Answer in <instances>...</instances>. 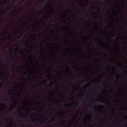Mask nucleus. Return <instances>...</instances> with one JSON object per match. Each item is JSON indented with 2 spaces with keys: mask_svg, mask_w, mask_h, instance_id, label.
Returning <instances> with one entry per match:
<instances>
[{
  "mask_svg": "<svg viewBox=\"0 0 127 127\" xmlns=\"http://www.w3.org/2000/svg\"><path fill=\"white\" fill-rule=\"evenodd\" d=\"M50 7H51V8L52 6H51V5H50Z\"/></svg>",
  "mask_w": 127,
  "mask_h": 127,
  "instance_id": "4c0bfd02",
  "label": "nucleus"
},
{
  "mask_svg": "<svg viewBox=\"0 0 127 127\" xmlns=\"http://www.w3.org/2000/svg\"><path fill=\"white\" fill-rule=\"evenodd\" d=\"M77 42H80V41H77Z\"/></svg>",
  "mask_w": 127,
  "mask_h": 127,
  "instance_id": "72a5a7b5",
  "label": "nucleus"
},
{
  "mask_svg": "<svg viewBox=\"0 0 127 127\" xmlns=\"http://www.w3.org/2000/svg\"><path fill=\"white\" fill-rule=\"evenodd\" d=\"M12 13V14H14V12H11V13H10V14H11Z\"/></svg>",
  "mask_w": 127,
  "mask_h": 127,
  "instance_id": "dca6fc26",
  "label": "nucleus"
},
{
  "mask_svg": "<svg viewBox=\"0 0 127 127\" xmlns=\"http://www.w3.org/2000/svg\"><path fill=\"white\" fill-rule=\"evenodd\" d=\"M34 116H35V115H34Z\"/></svg>",
  "mask_w": 127,
  "mask_h": 127,
  "instance_id": "338daca9",
  "label": "nucleus"
},
{
  "mask_svg": "<svg viewBox=\"0 0 127 127\" xmlns=\"http://www.w3.org/2000/svg\"><path fill=\"white\" fill-rule=\"evenodd\" d=\"M125 30H126V29H125Z\"/></svg>",
  "mask_w": 127,
  "mask_h": 127,
  "instance_id": "052dcab7",
  "label": "nucleus"
},
{
  "mask_svg": "<svg viewBox=\"0 0 127 127\" xmlns=\"http://www.w3.org/2000/svg\"><path fill=\"white\" fill-rule=\"evenodd\" d=\"M94 14H92L91 16L92 18L94 20H95L97 19V18L95 17V12L94 11H93Z\"/></svg>",
  "mask_w": 127,
  "mask_h": 127,
  "instance_id": "f03ea898",
  "label": "nucleus"
},
{
  "mask_svg": "<svg viewBox=\"0 0 127 127\" xmlns=\"http://www.w3.org/2000/svg\"><path fill=\"white\" fill-rule=\"evenodd\" d=\"M72 68L75 71H77V69H76V68H75L72 67Z\"/></svg>",
  "mask_w": 127,
  "mask_h": 127,
  "instance_id": "9d476101",
  "label": "nucleus"
},
{
  "mask_svg": "<svg viewBox=\"0 0 127 127\" xmlns=\"http://www.w3.org/2000/svg\"><path fill=\"white\" fill-rule=\"evenodd\" d=\"M72 38L73 39V37H72Z\"/></svg>",
  "mask_w": 127,
  "mask_h": 127,
  "instance_id": "3c124183",
  "label": "nucleus"
},
{
  "mask_svg": "<svg viewBox=\"0 0 127 127\" xmlns=\"http://www.w3.org/2000/svg\"><path fill=\"white\" fill-rule=\"evenodd\" d=\"M112 37L113 39H115L116 38V35H114L113 36H112Z\"/></svg>",
  "mask_w": 127,
  "mask_h": 127,
  "instance_id": "9b49d317",
  "label": "nucleus"
},
{
  "mask_svg": "<svg viewBox=\"0 0 127 127\" xmlns=\"http://www.w3.org/2000/svg\"><path fill=\"white\" fill-rule=\"evenodd\" d=\"M33 35H34L35 36V35L34 34H33Z\"/></svg>",
  "mask_w": 127,
  "mask_h": 127,
  "instance_id": "ea45409f",
  "label": "nucleus"
},
{
  "mask_svg": "<svg viewBox=\"0 0 127 127\" xmlns=\"http://www.w3.org/2000/svg\"><path fill=\"white\" fill-rule=\"evenodd\" d=\"M0 70L1 71L2 70L1 69H0ZM4 74V73L3 72H2V73L1 72H0V77L1 78H2V77H3V76H2L3 74Z\"/></svg>",
  "mask_w": 127,
  "mask_h": 127,
  "instance_id": "39448f33",
  "label": "nucleus"
},
{
  "mask_svg": "<svg viewBox=\"0 0 127 127\" xmlns=\"http://www.w3.org/2000/svg\"><path fill=\"white\" fill-rule=\"evenodd\" d=\"M64 122V121H62L61 122V123H63Z\"/></svg>",
  "mask_w": 127,
  "mask_h": 127,
  "instance_id": "b1692460",
  "label": "nucleus"
},
{
  "mask_svg": "<svg viewBox=\"0 0 127 127\" xmlns=\"http://www.w3.org/2000/svg\"><path fill=\"white\" fill-rule=\"evenodd\" d=\"M94 45H93V47L94 46L95 47H96L97 45V44L95 41H94Z\"/></svg>",
  "mask_w": 127,
  "mask_h": 127,
  "instance_id": "423d86ee",
  "label": "nucleus"
},
{
  "mask_svg": "<svg viewBox=\"0 0 127 127\" xmlns=\"http://www.w3.org/2000/svg\"><path fill=\"white\" fill-rule=\"evenodd\" d=\"M67 10L68 11L70 12V11L69 10Z\"/></svg>",
  "mask_w": 127,
  "mask_h": 127,
  "instance_id": "de8ad7c7",
  "label": "nucleus"
},
{
  "mask_svg": "<svg viewBox=\"0 0 127 127\" xmlns=\"http://www.w3.org/2000/svg\"><path fill=\"white\" fill-rule=\"evenodd\" d=\"M69 64L70 65H72V64H71V63H69Z\"/></svg>",
  "mask_w": 127,
  "mask_h": 127,
  "instance_id": "bb28decb",
  "label": "nucleus"
},
{
  "mask_svg": "<svg viewBox=\"0 0 127 127\" xmlns=\"http://www.w3.org/2000/svg\"><path fill=\"white\" fill-rule=\"evenodd\" d=\"M52 67L53 68H54V67L53 66H52Z\"/></svg>",
  "mask_w": 127,
  "mask_h": 127,
  "instance_id": "58836bf2",
  "label": "nucleus"
},
{
  "mask_svg": "<svg viewBox=\"0 0 127 127\" xmlns=\"http://www.w3.org/2000/svg\"><path fill=\"white\" fill-rule=\"evenodd\" d=\"M93 9H95V6H93Z\"/></svg>",
  "mask_w": 127,
  "mask_h": 127,
  "instance_id": "412c9836",
  "label": "nucleus"
},
{
  "mask_svg": "<svg viewBox=\"0 0 127 127\" xmlns=\"http://www.w3.org/2000/svg\"><path fill=\"white\" fill-rule=\"evenodd\" d=\"M46 77L47 78H48V76L47 75H46Z\"/></svg>",
  "mask_w": 127,
  "mask_h": 127,
  "instance_id": "5701e85b",
  "label": "nucleus"
},
{
  "mask_svg": "<svg viewBox=\"0 0 127 127\" xmlns=\"http://www.w3.org/2000/svg\"><path fill=\"white\" fill-rule=\"evenodd\" d=\"M81 85H82V86H83V84H81Z\"/></svg>",
  "mask_w": 127,
  "mask_h": 127,
  "instance_id": "c9c22d12",
  "label": "nucleus"
},
{
  "mask_svg": "<svg viewBox=\"0 0 127 127\" xmlns=\"http://www.w3.org/2000/svg\"><path fill=\"white\" fill-rule=\"evenodd\" d=\"M86 127H87V44H86Z\"/></svg>",
  "mask_w": 127,
  "mask_h": 127,
  "instance_id": "f257e3e1",
  "label": "nucleus"
},
{
  "mask_svg": "<svg viewBox=\"0 0 127 127\" xmlns=\"http://www.w3.org/2000/svg\"><path fill=\"white\" fill-rule=\"evenodd\" d=\"M93 23L94 24V25H95L94 27L95 28H97L98 29V28H97V23H95L94 22H93Z\"/></svg>",
  "mask_w": 127,
  "mask_h": 127,
  "instance_id": "0eeeda50",
  "label": "nucleus"
},
{
  "mask_svg": "<svg viewBox=\"0 0 127 127\" xmlns=\"http://www.w3.org/2000/svg\"><path fill=\"white\" fill-rule=\"evenodd\" d=\"M100 86L101 87H103V85L102 84H101L100 85Z\"/></svg>",
  "mask_w": 127,
  "mask_h": 127,
  "instance_id": "f3484780",
  "label": "nucleus"
},
{
  "mask_svg": "<svg viewBox=\"0 0 127 127\" xmlns=\"http://www.w3.org/2000/svg\"><path fill=\"white\" fill-rule=\"evenodd\" d=\"M27 110V111H29V110Z\"/></svg>",
  "mask_w": 127,
  "mask_h": 127,
  "instance_id": "13d9d810",
  "label": "nucleus"
},
{
  "mask_svg": "<svg viewBox=\"0 0 127 127\" xmlns=\"http://www.w3.org/2000/svg\"><path fill=\"white\" fill-rule=\"evenodd\" d=\"M45 120H47V119L46 118H45Z\"/></svg>",
  "mask_w": 127,
  "mask_h": 127,
  "instance_id": "393cba45",
  "label": "nucleus"
},
{
  "mask_svg": "<svg viewBox=\"0 0 127 127\" xmlns=\"http://www.w3.org/2000/svg\"><path fill=\"white\" fill-rule=\"evenodd\" d=\"M94 118H95V116H94Z\"/></svg>",
  "mask_w": 127,
  "mask_h": 127,
  "instance_id": "bf43d9fd",
  "label": "nucleus"
},
{
  "mask_svg": "<svg viewBox=\"0 0 127 127\" xmlns=\"http://www.w3.org/2000/svg\"><path fill=\"white\" fill-rule=\"evenodd\" d=\"M93 56L94 57L95 56H94V55H93Z\"/></svg>",
  "mask_w": 127,
  "mask_h": 127,
  "instance_id": "5fc2aeb1",
  "label": "nucleus"
},
{
  "mask_svg": "<svg viewBox=\"0 0 127 127\" xmlns=\"http://www.w3.org/2000/svg\"><path fill=\"white\" fill-rule=\"evenodd\" d=\"M80 85H79V86H80Z\"/></svg>",
  "mask_w": 127,
  "mask_h": 127,
  "instance_id": "864d4df0",
  "label": "nucleus"
},
{
  "mask_svg": "<svg viewBox=\"0 0 127 127\" xmlns=\"http://www.w3.org/2000/svg\"><path fill=\"white\" fill-rule=\"evenodd\" d=\"M52 120H51L49 121L48 122V123H51L52 122Z\"/></svg>",
  "mask_w": 127,
  "mask_h": 127,
  "instance_id": "2eb2a0df",
  "label": "nucleus"
},
{
  "mask_svg": "<svg viewBox=\"0 0 127 127\" xmlns=\"http://www.w3.org/2000/svg\"><path fill=\"white\" fill-rule=\"evenodd\" d=\"M36 24H37V25H38V23H36Z\"/></svg>",
  "mask_w": 127,
  "mask_h": 127,
  "instance_id": "a19ab883",
  "label": "nucleus"
},
{
  "mask_svg": "<svg viewBox=\"0 0 127 127\" xmlns=\"http://www.w3.org/2000/svg\"><path fill=\"white\" fill-rule=\"evenodd\" d=\"M38 68H39H39H40V67H39V66H38Z\"/></svg>",
  "mask_w": 127,
  "mask_h": 127,
  "instance_id": "2f4dec72",
  "label": "nucleus"
},
{
  "mask_svg": "<svg viewBox=\"0 0 127 127\" xmlns=\"http://www.w3.org/2000/svg\"><path fill=\"white\" fill-rule=\"evenodd\" d=\"M32 75L33 76V77L34 76V75Z\"/></svg>",
  "mask_w": 127,
  "mask_h": 127,
  "instance_id": "8fccbe9b",
  "label": "nucleus"
},
{
  "mask_svg": "<svg viewBox=\"0 0 127 127\" xmlns=\"http://www.w3.org/2000/svg\"><path fill=\"white\" fill-rule=\"evenodd\" d=\"M96 120V119H95L94 120H93L92 121V122L93 123H95V121Z\"/></svg>",
  "mask_w": 127,
  "mask_h": 127,
  "instance_id": "f8f14e48",
  "label": "nucleus"
},
{
  "mask_svg": "<svg viewBox=\"0 0 127 127\" xmlns=\"http://www.w3.org/2000/svg\"><path fill=\"white\" fill-rule=\"evenodd\" d=\"M101 88H98L96 90V91L97 92H100V90H101Z\"/></svg>",
  "mask_w": 127,
  "mask_h": 127,
  "instance_id": "6e6552de",
  "label": "nucleus"
},
{
  "mask_svg": "<svg viewBox=\"0 0 127 127\" xmlns=\"http://www.w3.org/2000/svg\"><path fill=\"white\" fill-rule=\"evenodd\" d=\"M95 94H94V95H93V96H95Z\"/></svg>",
  "mask_w": 127,
  "mask_h": 127,
  "instance_id": "09e8293b",
  "label": "nucleus"
},
{
  "mask_svg": "<svg viewBox=\"0 0 127 127\" xmlns=\"http://www.w3.org/2000/svg\"><path fill=\"white\" fill-rule=\"evenodd\" d=\"M96 5L97 6H98V4H96Z\"/></svg>",
  "mask_w": 127,
  "mask_h": 127,
  "instance_id": "e433bc0d",
  "label": "nucleus"
},
{
  "mask_svg": "<svg viewBox=\"0 0 127 127\" xmlns=\"http://www.w3.org/2000/svg\"><path fill=\"white\" fill-rule=\"evenodd\" d=\"M78 80H79L81 79V77L80 76H78Z\"/></svg>",
  "mask_w": 127,
  "mask_h": 127,
  "instance_id": "4468645a",
  "label": "nucleus"
},
{
  "mask_svg": "<svg viewBox=\"0 0 127 127\" xmlns=\"http://www.w3.org/2000/svg\"><path fill=\"white\" fill-rule=\"evenodd\" d=\"M119 70H120V71H123V70H122V69H119Z\"/></svg>",
  "mask_w": 127,
  "mask_h": 127,
  "instance_id": "4be33fe9",
  "label": "nucleus"
},
{
  "mask_svg": "<svg viewBox=\"0 0 127 127\" xmlns=\"http://www.w3.org/2000/svg\"><path fill=\"white\" fill-rule=\"evenodd\" d=\"M91 110H92V112L94 113H96V111H95V110H94L93 108H91Z\"/></svg>",
  "mask_w": 127,
  "mask_h": 127,
  "instance_id": "1a4fd4ad",
  "label": "nucleus"
},
{
  "mask_svg": "<svg viewBox=\"0 0 127 127\" xmlns=\"http://www.w3.org/2000/svg\"><path fill=\"white\" fill-rule=\"evenodd\" d=\"M2 85V83H1L0 84V88L1 87Z\"/></svg>",
  "mask_w": 127,
  "mask_h": 127,
  "instance_id": "a211bd4d",
  "label": "nucleus"
},
{
  "mask_svg": "<svg viewBox=\"0 0 127 127\" xmlns=\"http://www.w3.org/2000/svg\"><path fill=\"white\" fill-rule=\"evenodd\" d=\"M45 43L46 44H47V42H46V41H45Z\"/></svg>",
  "mask_w": 127,
  "mask_h": 127,
  "instance_id": "a878e982",
  "label": "nucleus"
},
{
  "mask_svg": "<svg viewBox=\"0 0 127 127\" xmlns=\"http://www.w3.org/2000/svg\"><path fill=\"white\" fill-rule=\"evenodd\" d=\"M8 9H6V10H8Z\"/></svg>",
  "mask_w": 127,
  "mask_h": 127,
  "instance_id": "6e6d98bb",
  "label": "nucleus"
},
{
  "mask_svg": "<svg viewBox=\"0 0 127 127\" xmlns=\"http://www.w3.org/2000/svg\"><path fill=\"white\" fill-rule=\"evenodd\" d=\"M66 105V104H64V105Z\"/></svg>",
  "mask_w": 127,
  "mask_h": 127,
  "instance_id": "49530a36",
  "label": "nucleus"
},
{
  "mask_svg": "<svg viewBox=\"0 0 127 127\" xmlns=\"http://www.w3.org/2000/svg\"><path fill=\"white\" fill-rule=\"evenodd\" d=\"M83 115V114H80L79 115V116L80 118H81Z\"/></svg>",
  "mask_w": 127,
  "mask_h": 127,
  "instance_id": "ddd939ff",
  "label": "nucleus"
},
{
  "mask_svg": "<svg viewBox=\"0 0 127 127\" xmlns=\"http://www.w3.org/2000/svg\"><path fill=\"white\" fill-rule=\"evenodd\" d=\"M43 122H42V123L40 122V123L41 124H43Z\"/></svg>",
  "mask_w": 127,
  "mask_h": 127,
  "instance_id": "cd10ccee",
  "label": "nucleus"
},
{
  "mask_svg": "<svg viewBox=\"0 0 127 127\" xmlns=\"http://www.w3.org/2000/svg\"><path fill=\"white\" fill-rule=\"evenodd\" d=\"M125 119L127 121V118H125Z\"/></svg>",
  "mask_w": 127,
  "mask_h": 127,
  "instance_id": "c756f323",
  "label": "nucleus"
},
{
  "mask_svg": "<svg viewBox=\"0 0 127 127\" xmlns=\"http://www.w3.org/2000/svg\"><path fill=\"white\" fill-rule=\"evenodd\" d=\"M26 73H24V74H26Z\"/></svg>",
  "mask_w": 127,
  "mask_h": 127,
  "instance_id": "774afa93",
  "label": "nucleus"
},
{
  "mask_svg": "<svg viewBox=\"0 0 127 127\" xmlns=\"http://www.w3.org/2000/svg\"><path fill=\"white\" fill-rule=\"evenodd\" d=\"M29 76H30V74H29Z\"/></svg>",
  "mask_w": 127,
  "mask_h": 127,
  "instance_id": "4d7b16f0",
  "label": "nucleus"
},
{
  "mask_svg": "<svg viewBox=\"0 0 127 127\" xmlns=\"http://www.w3.org/2000/svg\"><path fill=\"white\" fill-rule=\"evenodd\" d=\"M105 14H107V13H105Z\"/></svg>",
  "mask_w": 127,
  "mask_h": 127,
  "instance_id": "680f3d73",
  "label": "nucleus"
},
{
  "mask_svg": "<svg viewBox=\"0 0 127 127\" xmlns=\"http://www.w3.org/2000/svg\"><path fill=\"white\" fill-rule=\"evenodd\" d=\"M97 101V103H96L97 104H104V102H103V101Z\"/></svg>",
  "mask_w": 127,
  "mask_h": 127,
  "instance_id": "20e7f679",
  "label": "nucleus"
},
{
  "mask_svg": "<svg viewBox=\"0 0 127 127\" xmlns=\"http://www.w3.org/2000/svg\"><path fill=\"white\" fill-rule=\"evenodd\" d=\"M93 86L95 87V89H96V86H95V85H93Z\"/></svg>",
  "mask_w": 127,
  "mask_h": 127,
  "instance_id": "6ab92c4d",
  "label": "nucleus"
},
{
  "mask_svg": "<svg viewBox=\"0 0 127 127\" xmlns=\"http://www.w3.org/2000/svg\"><path fill=\"white\" fill-rule=\"evenodd\" d=\"M25 111V110H24V111Z\"/></svg>",
  "mask_w": 127,
  "mask_h": 127,
  "instance_id": "69168bd1",
  "label": "nucleus"
},
{
  "mask_svg": "<svg viewBox=\"0 0 127 127\" xmlns=\"http://www.w3.org/2000/svg\"><path fill=\"white\" fill-rule=\"evenodd\" d=\"M14 124L16 126H17L16 124Z\"/></svg>",
  "mask_w": 127,
  "mask_h": 127,
  "instance_id": "7c9ffc66",
  "label": "nucleus"
},
{
  "mask_svg": "<svg viewBox=\"0 0 127 127\" xmlns=\"http://www.w3.org/2000/svg\"><path fill=\"white\" fill-rule=\"evenodd\" d=\"M14 45L15 46H17V45L16 44H14Z\"/></svg>",
  "mask_w": 127,
  "mask_h": 127,
  "instance_id": "c85d7f7f",
  "label": "nucleus"
},
{
  "mask_svg": "<svg viewBox=\"0 0 127 127\" xmlns=\"http://www.w3.org/2000/svg\"><path fill=\"white\" fill-rule=\"evenodd\" d=\"M31 118H32V115H31Z\"/></svg>",
  "mask_w": 127,
  "mask_h": 127,
  "instance_id": "473e14b6",
  "label": "nucleus"
},
{
  "mask_svg": "<svg viewBox=\"0 0 127 127\" xmlns=\"http://www.w3.org/2000/svg\"><path fill=\"white\" fill-rule=\"evenodd\" d=\"M107 103V104H108L107 103Z\"/></svg>",
  "mask_w": 127,
  "mask_h": 127,
  "instance_id": "e2e57ef3",
  "label": "nucleus"
},
{
  "mask_svg": "<svg viewBox=\"0 0 127 127\" xmlns=\"http://www.w3.org/2000/svg\"><path fill=\"white\" fill-rule=\"evenodd\" d=\"M94 108H95V106H94Z\"/></svg>",
  "mask_w": 127,
  "mask_h": 127,
  "instance_id": "37998d69",
  "label": "nucleus"
},
{
  "mask_svg": "<svg viewBox=\"0 0 127 127\" xmlns=\"http://www.w3.org/2000/svg\"><path fill=\"white\" fill-rule=\"evenodd\" d=\"M20 115H22V114H21V113H20Z\"/></svg>",
  "mask_w": 127,
  "mask_h": 127,
  "instance_id": "c03bdc74",
  "label": "nucleus"
},
{
  "mask_svg": "<svg viewBox=\"0 0 127 127\" xmlns=\"http://www.w3.org/2000/svg\"><path fill=\"white\" fill-rule=\"evenodd\" d=\"M15 12H17V11H15Z\"/></svg>",
  "mask_w": 127,
  "mask_h": 127,
  "instance_id": "79ce46f5",
  "label": "nucleus"
},
{
  "mask_svg": "<svg viewBox=\"0 0 127 127\" xmlns=\"http://www.w3.org/2000/svg\"><path fill=\"white\" fill-rule=\"evenodd\" d=\"M19 85H21L20 84H19Z\"/></svg>",
  "mask_w": 127,
  "mask_h": 127,
  "instance_id": "603ef678",
  "label": "nucleus"
},
{
  "mask_svg": "<svg viewBox=\"0 0 127 127\" xmlns=\"http://www.w3.org/2000/svg\"><path fill=\"white\" fill-rule=\"evenodd\" d=\"M83 103V99L81 98L79 100V102L78 103V105L79 106H81V105H82Z\"/></svg>",
  "mask_w": 127,
  "mask_h": 127,
  "instance_id": "7ed1b4c3",
  "label": "nucleus"
},
{
  "mask_svg": "<svg viewBox=\"0 0 127 127\" xmlns=\"http://www.w3.org/2000/svg\"><path fill=\"white\" fill-rule=\"evenodd\" d=\"M108 61L109 62H110V64H114V65L115 64H114L112 63H111L110 61Z\"/></svg>",
  "mask_w": 127,
  "mask_h": 127,
  "instance_id": "aec40b11",
  "label": "nucleus"
},
{
  "mask_svg": "<svg viewBox=\"0 0 127 127\" xmlns=\"http://www.w3.org/2000/svg\"><path fill=\"white\" fill-rule=\"evenodd\" d=\"M20 11H19V12H20Z\"/></svg>",
  "mask_w": 127,
  "mask_h": 127,
  "instance_id": "0e129e2a",
  "label": "nucleus"
},
{
  "mask_svg": "<svg viewBox=\"0 0 127 127\" xmlns=\"http://www.w3.org/2000/svg\"><path fill=\"white\" fill-rule=\"evenodd\" d=\"M10 92H11V91L10 90H9Z\"/></svg>",
  "mask_w": 127,
  "mask_h": 127,
  "instance_id": "f704fd0d",
  "label": "nucleus"
},
{
  "mask_svg": "<svg viewBox=\"0 0 127 127\" xmlns=\"http://www.w3.org/2000/svg\"><path fill=\"white\" fill-rule=\"evenodd\" d=\"M4 2H5V1L4 0Z\"/></svg>",
  "mask_w": 127,
  "mask_h": 127,
  "instance_id": "a18cd8bd",
  "label": "nucleus"
}]
</instances>
